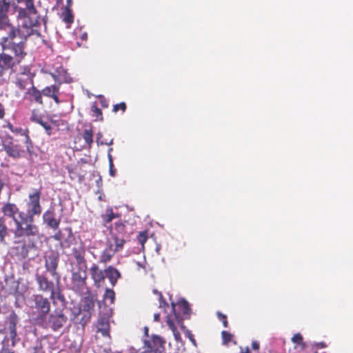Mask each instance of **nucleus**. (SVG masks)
<instances>
[{
    "mask_svg": "<svg viewBox=\"0 0 353 353\" xmlns=\"http://www.w3.org/2000/svg\"><path fill=\"white\" fill-rule=\"evenodd\" d=\"M8 32L0 39L2 52L0 53V77L7 70L14 71L17 65H20L28 55L26 51L27 37L30 34H24L19 27L6 30Z\"/></svg>",
    "mask_w": 353,
    "mask_h": 353,
    "instance_id": "1",
    "label": "nucleus"
},
{
    "mask_svg": "<svg viewBox=\"0 0 353 353\" xmlns=\"http://www.w3.org/2000/svg\"><path fill=\"white\" fill-rule=\"evenodd\" d=\"M14 224L13 234L16 239L26 237L30 239L39 234L38 226L34 223V217L23 212L19 214V220H14Z\"/></svg>",
    "mask_w": 353,
    "mask_h": 353,
    "instance_id": "2",
    "label": "nucleus"
},
{
    "mask_svg": "<svg viewBox=\"0 0 353 353\" xmlns=\"http://www.w3.org/2000/svg\"><path fill=\"white\" fill-rule=\"evenodd\" d=\"M87 267H75L71 270V289L83 294L88 292L87 285Z\"/></svg>",
    "mask_w": 353,
    "mask_h": 353,
    "instance_id": "3",
    "label": "nucleus"
},
{
    "mask_svg": "<svg viewBox=\"0 0 353 353\" xmlns=\"http://www.w3.org/2000/svg\"><path fill=\"white\" fill-rule=\"evenodd\" d=\"M35 280L40 291L50 292V298L52 301L56 299H63V296L61 294L59 284L57 283V286L52 281L49 280L46 274H36Z\"/></svg>",
    "mask_w": 353,
    "mask_h": 353,
    "instance_id": "4",
    "label": "nucleus"
},
{
    "mask_svg": "<svg viewBox=\"0 0 353 353\" xmlns=\"http://www.w3.org/2000/svg\"><path fill=\"white\" fill-rule=\"evenodd\" d=\"M86 165H90V163L84 159H81L76 164H71L68 166V171L71 180L82 183L85 180V176L87 172Z\"/></svg>",
    "mask_w": 353,
    "mask_h": 353,
    "instance_id": "5",
    "label": "nucleus"
},
{
    "mask_svg": "<svg viewBox=\"0 0 353 353\" xmlns=\"http://www.w3.org/2000/svg\"><path fill=\"white\" fill-rule=\"evenodd\" d=\"M41 194V190L38 189L34 190L29 194L28 202L27 203L28 210L26 213L27 215L34 217V215H39L41 213L42 208L40 204Z\"/></svg>",
    "mask_w": 353,
    "mask_h": 353,
    "instance_id": "6",
    "label": "nucleus"
},
{
    "mask_svg": "<svg viewBox=\"0 0 353 353\" xmlns=\"http://www.w3.org/2000/svg\"><path fill=\"white\" fill-rule=\"evenodd\" d=\"M10 9V0H0V30L1 31H6L15 27L8 17Z\"/></svg>",
    "mask_w": 353,
    "mask_h": 353,
    "instance_id": "7",
    "label": "nucleus"
},
{
    "mask_svg": "<svg viewBox=\"0 0 353 353\" xmlns=\"http://www.w3.org/2000/svg\"><path fill=\"white\" fill-rule=\"evenodd\" d=\"M59 256L57 252H51L45 258V268L46 270L54 277L57 284H59L60 275L57 272L59 265Z\"/></svg>",
    "mask_w": 353,
    "mask_h": 353,
    "instance_id": "8",
    "label": "nucleus"
},
{
    "mask_svg": "<svg viewBox=\"0 0 353 353\" xmlns=\"http://www.w3.org/2000/svg\"><path fill=\"white\" fill-rule=\"evenodd\" d=\"M34 302L35 309L39 313V318L43 320L50 310V303L47 298L41 294L34 296Z\"/></svg>",
    "mask_w": 353,
    "mask_h": 353,
    "instance_id": "9",
    "label": "nucleus"
},
{
    "mask_svg": "<svg viewBox=\"0 0 353 353\" xmlns=\"http://www.w3.org/2000/svg\"><path fill=\"white\" fill-rule=\"evenodd\" d=\"M165 341L158 336H153L150 340L145 341L144 348L146 352L163 353L165 350Z\"/></svg>",
    "mask_w": 353,
    "mask_h": 353,
    "instance_id": "10",
    "label": "nucleus"
},
{
    "mask_svg": "<svg viewBox=\"0 0 353 353\" xmlns=\"http://www.w3.org/2000/svg\"><path fill=\"white\" fill-rule=\"evenodd\" d=\"M68 318L61 312L51 314L46 323L47 326L53 331L59 330L66 323Z\"/></svg>",
    "mask_w": 353,
    "mask_h": 353,
    "instance_id": "11",
    "label": "nucleus"
},
{
    "mask_svg": "<svg viewBox=\"0 0 353 353\" xmlns=\"http://www.w3.org/2000/svg\"><path fill=\"white\" fill-rule=\"evenodd\" d=\"M91 279L93 280L94 285L97 288H101L105 283V274L101 270L98 265L93 264L90 268Z\"/></svg>",
    "mask_w": 353,
    "mask_h": 353,
    "instance_id": "12",
    "label": "nucleus"
},
{
    "mask_svg": "<svg viewBox=\"0 0 353 353\" xmlns=\"http://www.w3.org/2000/svg\"><path fill=\"white\" fill-rule=\"evenodd\" d=\"M50 74L57 83L56 84L59 86L63 83H70L72 81V78L63 67L58 68L55 72L50 73Z\"/></svg>",
    "mask_w": 353,
    "mask_h": 353,
    "instance_id": "13",
    "label": "nucleus"
},
{
    "mask_svg": "<svg viewBox=\"0 0 353 353\" xmlns=\"http://www.w3.org/2000/svg\"><path fill=\"white\" fill-rule=\"evenodd\" d=\"M25 6V12L26 14L28 15L29 17H31V21L30 23V26H36L39 23V17L37 14V11L34 5L33 0H25L23 2Z\"/></svg>",
    "mask_w": 353,
    "mask_h": 353,
    "instance_id": "14",
    "label": "nucleus"
},
{
    "mask_svg": "<svg viewBox=\"0 0 353 353\" xmlns=\"http://www.w3.org/2000/svg\"><path fill=\"white\" fill-rule=\"evenodd\" d=\"M25 6V12L26 14L28 15L29 17H31V21L30 23V26H36L39 23V17L37 14V11L34 5L33 0H25L23 2Z\"/></svg>",
    "mask_w": 353,
    "mask_h": 353,
    "instance_id": "15",
    "label": "nucleus"
},
{
    "mask_svg": "<svg viewBox=\"0 0 353 353\" xmlns=\"http://www.w3.org/2000/svg\"><path fill=\"white\" fill-rule=\"evenodd\" d=\"M1 212L5 216L11 218L14 221L19 220V214L21 212L15 203L10 202L3 203Z\"/></svg>",
    "mask_w": 353,
    "mask_h": 353,
    "instance_id": "16",
    "label": "nucleus"
},
{
    "mask_svg": "<svg viewBox=\"0 0 353 353\" xmlns=\"http://www.w3.org/2000/svg\"><path fill=\"white\" fill-rule=\"evenodd\" d=\"M43 219L44 223H46L51 228L54 230L58 229L60 223V219H57L55 218L54 207H50L46 212L43 213Z\"/></svg>",
    "mask_w": 353,
    "mask_h": 353,
    "instance_id": "17",
    "label": "nucleus"
},
{
    "mask_svg": "<svg viewBox=\"0 0 353 353\" xmlns=\"http://www.w3.org/2000/svg\"><path fill=\"white\" fill-rule=\"evenodd\" d=\"M17 322L18 316L14 311L7 316L5 321L6 327L9 330L10 336L12 339H14L17 336L16 326Z\"/></svg>",
    "mask_w": 353,
    "mask_h": 353,
    "instance_id": "18",
    "label": "nucleus"
},
{
    "mask_svg": "<svg viewBox=\"0 0 353 353\" xmlns=\"http://www.w3.org/2000/svg\"><path fill=\"white\" fill-rule=\"evenodd\" d=\"M60 86L57 84H54L50 86L45 87L41 91L42 94L45 97L51 98L54 101L59 104L60 103L59 95H60Z\"/></svg>",
    "mask_w": 353,
    "mask_h": 353,
    "instance_id": "19",
    "label": "nucleus"
},
{
    "mask_svg": "<svg viewBox=\"0 0 353 353\" xmlns=\"http://www.w3.org/2000/svg\"><path fill=\"white\" fill-rule=\"evenodd\" d=\"M97 332L101 333L105 337H110V321L109 318L101 316L98 319L96 323Z\"/></svg>",
    "mask_w": 353,
    "mask_h": 353,
    "instance_id": "20",
    "label": "nucleus"
},
{
    "mask_svg": "<svg viewBox=\"0 0 353 353\" xmlns=\"http://www.w3.org/2000/svg\"><path fill=\"white\" fill-rule=\"evenodd\" d=\"M72 254L76 260V267H87L85 258V250L83 246L74 248L72 249Z\"/></svg>",
    "mask_w": 353,
    "mask_h": 353,
    "instance_id": "21",
    "label": "nucleus"
},
{
    "mask_svg": "<svg viewBox=\"0 0 353 353\" xmlns=\"http://www.w3.org/2000/svg\"><path fill=\"white\" fill-rule=\"evenodd\" d=\"M42 95V91L38 90L34 84L26 92V96H28V99L30 101H34L39 105L43 104Z\"/></svg>",
    "mask_w": 353,
    "mask_h": 353,
    "instance_id": "22",
    "label": "nucleus"
},
{
    "mask_svg": "<svg viewBox=\"0 0 353 353\" xmlns=\"http://www.w3.org/2000/svg\"><path fill=\"white\" fill-rule=\"evenodd\" d=\"M104 272L112 287L117 284V281L121 277V274L119 271L112 265L107 267L105 269Z\"/></svg>",
    "mask_w": 353,
    "mask_h": 353,
    "instance_id": "23",
    "label": "nucleus"
},
{
    "mask_svg": "<svg viewBox=\"0 0 353 353\" xmlns=\"http://www.w3.org/2000/svg\"><path fill=\"white\" fill-rule=\"evenodd\" d=\"M14 83L19 90H24L26 89L28 85H32L34 84V81L33 79L30 77L28 75H19L16 77Z\"/></svg>",
    "mask_w": 353,
    "mask_h": 353,
    "instance_id": "24",
    "label": "nucleus"
},
{
    "mask_svg": "<svg viewBox=\"0 0 353 353\" xmlns=\"http://www.w3.org/2000/svg\"><path fill=\"white\" fill-rule=\"evenodd\" d=\"M115 252H117L114 250L113 245L111 243H108L99 257V262L106 264L112 259Z\"/></svg>",
    "mask_w": 353,
    "mask_h": 353,
    "instance_id": "25",
    "label": "nucleus"
},
{
    "mask_svg": "<svg viewBox=\"0 0 353 353\" xmlns=\"http://www.w3.org/2000/svg\"><path fill=\"white\" fill-rule=\"evenodd\" d=\"M93 127L91 124L84 125L81 134L85 142L90 146L93 142Z\"/></svg>",
    "mask_w": 353,
    "mask_h": 353,
    "instance_id": "26",
    "label": "nucleus"
},
{
    "mask_svg": "<svg viewBox=\"0 0 353 353\" xmlns=\"http://www.w3.org/2000/svg\"><path fill=\"white\" fill-rule=\"evenodd\" d=\"M61 18L67 24V28H70V25L74 22V15L71 8H64L61 14Z\"/></svg>",
    "mask_w": 353,
    "mask_h": 353,
    "instance_id": "27",
    "label": "nucleus"
},
{
    "mask_svg": "<svg viewBox=\"0 0 353 353\" xmlns=\"http://www.w3.org/2000/svg\"><path fill=\"white\" fill-rule=\"evenodd\" d=\"M116 232L119 236H125V224L122 221H119L114 223V227L110 229V235H113V233Z\"/></svg>",
    "mask_w": 353,
    "mask_h": 353,
    "instance_id": "28",
    "label": "nucleus"
},
{
    "mask_svg": "<svg viewBox=\"0 0 353 353\" xmlns=\"http://www.w3.org/2000/svg\"><path fill=\"white\" fill-rule=\"evenodd\" d=\"M111 237L114 243V250H115L116 252L122 250L125 243L124 236H119L117 233L116 234V232H114L113 235H111Z\"/></svg>",
    "mask_w": 353,
    "mask_h": 353,
    "instance_id": "29",
    "label": "nucleus"
},
{
    "mask_svg": "<svg viewBox=\"0 0 353 353\" xmlns=\"http://www.w3.org/2000/svg\"><path fill=\"white\" fill-rule=\"evenodd\" d=\"M118 216V214H115L112 208H108L105 210V213L101 215L103 225L107 226L108 223H110L114 219L117 218Z\"/></svg>",
    "mask_w": 353,
    "mask_h": 353,
    "instance_id": "30",
    "label": "nucleus"
},
{
    "mask_svg": "<svg viewBox=\"0 0 353 353\" xmlns=\"http://www.w3.org/2000/svg\"><path fill=\"white\" fill-rule=\"evenodd\" d=\"M8 235V229L3 217H0V243H5V238Z\"/></svg>",
    "mask_w": 353,
    "mask_h": 353,
    "instance_id": "31",
    "label": "nucleus"
},
{
    "mask_svg": "<svg viewBox=\"0 0 353 353\" xmlns=\"http://www.w3.org/2000/svg\"><path fill=\"white\" fill-rule=\"evenodd\" d=\"M291 341L296 345L295 347H301V350H304L306 347V344L303 341V338L300 333L294 334Z\"/></svg>",
    "mask_w": 353,
    "mask_h": 353,
    "instance_id": "32",
    "label": "nucleus"
},
{
    "mask_svg": "<svg viewBox=\"0 0 353 353\" xmlns=\"http://www.w3.org/2000/svg\"><path fill=\"white\" fill-rule=\"evenodd\" d=\"M94 307V301L92 297L86 296L82 301V308L85 312H90Z\"/></svg>",
    "mask_w": 353,
    "mask_h": 353,
    "instance_id": "33",
    "label": "nucleus"
},
{
    "mask_svg": "<svg viewBox=\"0 0 353 353\" xmlns=\"http://www.w3.org/2000/svg\"><path fill=\"white\" fill-rule=\"evenodd\" d=\"M91 110L92 112V117L95 118V121H102L103 120L102 111L95 103L92 105Z\"/></svg>",
    "mask_w": 353,
    "mask_h": 353,
    "instance_id": "34",
    "label": "nucleus"
},
{
    "mask_svg": "<svg viewBox=\"0 0 353 353\" xmlns=\"http://www.w3.org/2000/svg\"><path fill=\"white\" fill-rule=\"evenodd\" d=\"M103 299L105 301H109L110 304H112L115 300V293L113 290L107 288L105 291Z\"/></svg>",
    "mask_w": 353,
    "mask_h": 353,
    "instance_id": "35",
    "label": "nucleus"
},
{
    "mask_svg": "<svg viewBox=\"0 0 353 353\" xmlns=\"http://www.w3.org/2000/svg\"><path fill=\"white\" fill-rule=\"evenodd\" d=\"M38 124L41 125L45 129L48 135L50 136L53 134V128L49 121H44L42 119Z\"/></svg>",
    "mask_w": 353,
    "mask_h": 353,
    "instance_id": "36",
    "label": "nucleus"
},
{
    "mask_svg": "<svg viewBox=\"0 0 353 353\" xmlns=\"http://www.w3.org/2000/svg\"><path fill=\"white\" fill-rule=\"evenodd\" d=\"M233 336V334L228 331L223 330L221 332V337L224 345H228L232 341Z\"/></svg>",
    "mask_w": 353,
    "mask_h": 353,
    "instance_id": "37",
    "label": "nucleus"
},
{
    "mask_svg": "<svg viewBox=\"0 0 353 353\" xmlns=\"http://www.w3.org/2000/svg\"><path fill=\"white\" fill-rule=\"evenodd\" d=\"M137 240L140 243L141 245H144L145 243L148 240V233L147 232H141L137 236Z\"/></svg>",
    "mask_w": 353,
    "mask_h": 353,
    "instance_id": "38",
    "label": "nucleus"
},
{
    "mask_svg": "<svg viewBox=\"0 0 353 353\" xmlns=\"http://www.w3.org/2000/svg\"><path fill=\"white\" fill-rule=\"evenodd\" d=\"M127 106L125 102H121L119 103L115 104L113 106L112 111L114 112H117L119 110H121L122 112H124L126 110Z\"/></svg>",
    "mask_w": 353,
    "mask_h": 353,
    "instance_id": "39",
    "label": "nucleus"
},
{
    "mask_svg": "<svg viewBox=\"0 0 353 353\" xmlns=\"http://www.w3.org/2000/svg\"><path fill=\"white\" fill-rule=\"evenodd\" d=\"M42 118H43L42 116L38 114L37 112H36V110H34L32 111L31 116H30V120L32 122L39 123V121L42 119Z\"/></svg>",
    "mask_w": 353,
    "mask_h": 353,
    "instance_id": "40",
    "label": "nucleus"
},
{
    "mask_svg": "<svg viewBox=\"0 0 353 353\" xmlns=\"http://www.w3.org/2000/svg\"><path fill=\"white\" fill-rule=\"evenodd\" d=\"M216 315L220 321H222L223 325L225 327H228V321L227 320V316L222 314L221 312H217Z\"/></svg>",
    "mask_w": 353,
    "mask_h": 353,
    "instance_id": "41",
    "label": "nucleus"
},
{
    "mask_svg": "<svg viewBox=\"0 0 353 353\" xmlns=\"http://www.w3.org/2000/svg\"><path fill=\"white\" fill-rule=\"evenodd\" d=\"M112 156H108V158H109V167H110V174L112 176H115L116 172H117V170L114 167L113 160H112Z\"/></svg>",
    "mask_w": 353,
    "mask_h": 353,
    "instance_id": "42",
    "label": "nucleus"
},
{
    "mask_svg": "<svg viewBox=\"0 0 353 353\" xmlns=\"http://www.w3.org/2000/svg\"><path fill=\"white\" fill-rule=\"evenodd\" d=\"M153 293L159 296V301H160V306H162L163 305H168V303L165 301L161 292H160L157 290L154 289V290H153Z\"/></svg>",
    "mask_w": 353,
    "mask_h": 353,
    "instance_id": "43",
    "label": "nucleus"
},
{
    "mask_svg": "<svg viewBox=\"0 0 353 353\" xmlns=\"http://www.w3.org/2000/svg\"><path fill=\"white\" fill-rule=\"evenodd\" d=\"M166 323H167V325H168V327L173 332H175L176 330V327L174 321L169 316H168V318H167Z\"/></svg>",
    "mask_w": 353,
    "mask_h": 353,
    "instance_id": "44",
    "label": "nucleus"
},
{
    "mask_svg": "<svg viewBox=\"0 0 353 353\" xmlns=\"http://www.w3.org/2000/svg\"><path fill=\"white\" fill-rule=\"evenodd\" d=\"M182 311L183 314H188L190 311V308L189 307L188 303L186 301H183L181 303Z\"/></svg>",
    "mask_w": 353,
    "mask_h": 353,
    "instance_id": "45",
    "label": "nucleus"
},
{
    "mask_svg": "<svg viewBox=\"0 0 353 353\" xmlns=\"http://www.w3.org/2000/svg\"><path fill=\"white\" fill-rule=\"evenodd\" d=\"M28 249L26 248V245L25 243V242H23V245H22V255H23V257H26L28 256Z\"/></svg>",
    "mask_w": 353,
    "mask_h": 353,
    "instance_id": "46",
    "label": "nucleus"
},
{
    "mask_svg": "<svg viewBox=\"0 0 353 353\" xmlns=\"http://www.w3.org/2000/svg\"><path fill=\"white\" fill-rule=\"evenodd\" d=\"M259 343L256 341H252V347L254 350H259Z\"/></svg>",
    "mask_w": 353,
    "mask_h": 353,
    "instance_id": "47",
    "label": "nucleus"
},
{
    "mask_svg": "<svg viewBox=\"0 0 353 353\" xmlns=\"http://www.w3.org/2000/svg\"><path fill=\"white\" fill-rule=\"evenodd\" d=\"M60 121H61L60 120ZM49 122H50V123L51 124V125L52 126L53 128L54 127L57 128L59 125V121L50 119Z\"/></svg>",
    "mask_w": 353,
    "mask_h": 353,
    "instance_id": "48",
    "label": "nucleus"
},
{
    "mask_svg": "<svg viewBox=\"0 0 353 353\" xmlns=\"http://www.w3.org/2000/svg\"><path fill=\"white\" fill-rule=\"evenodd\" d=\"M61 230H59L57 232H56L53 236V238L55 239V240H57V241H61Z\"/></svg>",
    "mask_w": 353,
    "mask_h": 353,
    "instance_id": "49",
    "label": "nucleus"
},
{
    "mask_svg": "<svg viewBox=\"0 0 353 353\" xmlns=\"http://www.w3.org/2000/svg\"><path fill=\"white\" fill-rule=\"evenodd\" d=\"M100 103L103 108H108V103L103 97L100 99Z\"/></svg>",
    "mask_w": 353,
    "mask_h": 353,
    "instance_id": "50",
    "label": "nucleus"
},
{
    "mask_svg": "<svg viewBox=\"0 0 353 353\" xmlns=\"http://www.w3.org/2000/svg\"><path fill=\"white\" fill-rule=\"evenodd\" d=\"M8 128L13 132H19L22 130L21 128H14L13 125L11 124L8 125Z\"/></svg>",
    "mask_w": 353,
    "mask_h": 353,
    "instance_id": "51",
    "label": "nucleus"
},
{
    "mask_svg": "<svg viewBox=\"0 0 353 353\" xmlns=\"http://www.w3.org/2000/svg\"><path fill=\"white\" fill-rule=\"evenodd\" d=\"M4 115H5V110H4L3 105L1 103H0V119H3L4 117Z\"/></svg>",
    "mask_w": 353,
    "mask_h": 353,
    "instance_id": "52",
    "label": "nucleus"
},
{
    "mask_svg": "<svg viewBox=\"0 0 353 353\" xmlns=\"http://www.w3.org/2000/svg\"><path fill=\"white\" fill-rule=\"evenodd\" d=\"M261 353H273V351L270 347H265Z\"/></svg>",
    "mask_w": 353,
    "mask_h": 353,
    "instance_id": "53",
    "label": "nucleus"
},
{
    "mask_svg": "<svg viewBox=\"0 0 353 353\" xmlns=\"http://www.w3.org/2000/svg\"><path fill=\"white\" fill-rule=\"evenodd\" d=\"M326 347V345L323 342H321L316 344L317 348H325Z\"/></svg>",
    "mask_w": 353,
    "mask_h": 353,
    "instance_id": "54",
    "label": "nucleus"
},
{
    "mask_svg": "<svg viewBox=\"0 0 353 353\" xmlns=\"http://www.w3.org/2000/svg\"><path fill=\"white\" fill-rule=\"evenodd\" d=\"M154 321H160V314L159 313H155L154 314Z\"/></svg>",
    "mask_w": 353,
    "mask_h": 353,
    "instance_id": "55",
    "label": "nucleus"
},
{
    "mask_svg": "<svg viewBox=\"0 0 353 353\" xmlns=\"http://www.w3.org/2000/svg\"><path fill=\"white\" fill-rule=\"evenodd\" d=\"M241 353H250V349L248 347L245 348L241 347Z\"/></svg>",
    "mask_w": 353,
    "mask_h": 353,
    "instance_id": "56",
    "label": "nucleus"
},
{
    "mask_svg": "<svg viewBox=\"0 0 353 353\" xmlns=\"http://www.w3.org/2000/svg\"><path fill=\"white\" fill-rule=\"evenodd\" d=\"M72 0H67L66 6L65 8H70V7L72 6Z\"/></svg>",
    "mask_w": 353,
    "mask_h": 353,
    "instance_id": "57",
    "label": "nucleus"
},
{
    "mask_svg": "<svg viewBox=\"0 0 353 353\" xmlns=\"http://www.w3.org/2000/svg\"><path fill=\"white\" fill-rule=\"evenodd\" d=\"M190 339L194 345H196V341L192 336L190 337Z\"/></svg>",
    "mask_w": 353,
    "mask_h": 353,
    "instance_id": "58",
    "label": "nucleus"
},
{
    "mask_svg": "<svg viewBox=\"0 0 353 353\" xmlns=\"http://www.w3.org/2000/svg\"><path fill=\"white\" fill-rule=\"evenodd\" d=\"M17 3H23V1H25V0H17Z\"/></svg>",
    "mask_w": 353,
    "mask_h": 353,
    "instance_id": "59",
    "label": "nucleus"
},
{
    "mask_svg": "<svg viewBox=\"0 0 353 353\" xmlns=\"http://www.w3.org/2000/svg\"><path fill=\"white\" fill-rule=\"evenodd\" d=\"M34 351H35V352H34V353H37L38 348H37V347H35V348H34Z\"/></svg>",
    "mask_w": 353,
    "mask_h": 353,
    "instance_id": "60",
    "label": "nucleus"
},
{
    "mask_svg": "<svg viewBox=\"0 0 353 353\" xmlns=\"http://www.w3.org/2000/svg\"><path fill=\"white\" fill-rule=\"evenodd\" d=\"M112 150V148H110L109 149V151H108V153L110 154V152Z\"/></svg>",
    "mask_w": 353,
    "mask_h": 353,
    "instance_id": "61",
    "label": "nucleus"
},
{
    "mask_svg": "<svg viewBox=\"0 0 353 353\" xmlns=\"http://www.w3.org/2000/svg\"><path fill=\"white\" fill-rule=\"evenodd\" d=\"M8 353H14V352L9 351Z\"/></svg>",
    "mask_w": 353,
    "mask_h": 353,
    "instance_id": "62",
    "label": "nucleus"
},
{
    "mask_svg": "<svg viewBox=\"0 0 353 353\" xmlns=\"http://www.w3.org/2000/svg\"><path fill=\"white\" fill-rule=\"evenodd\" d=\"M116 353H121V352H116Z\"/></svg>",
    "mask_w": 353,
    "mask_h": 353,
    "instance_id": "63",
    "label": "nucleus"
},
{
    "mask_svg": "<svg viewBox=\"0 0 353 353\" xmlns=\"http://www.w3.org/2000/svg\"><path fill=\"white\" fill-rule=\"evenodd\" d=\"M0 353H1V352H0Z\"/></svg>",
    "mask_w": 353,
    "mask_h": 353,
    "instance_id": "64",
    "label": "nucleus"
}]
</instances>
